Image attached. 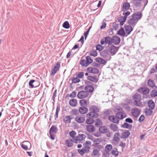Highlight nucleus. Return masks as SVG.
Wrapping results in <instances>:
<instances>
[{
    "label": "nucleus",
    "instance_id": "1",
    "mask_svg": "<svg viewBox=\"0 0 157 157\" xmlns=\"http://www.w3.org/2000/svg\"><path fill=\"white\" fill-rule=\"evenodd\" d=\"M89 112L86 115V117L91 116L97 118L99 116L98 112L99 111L98 107L94 105H91L89 109Z\"/></svg>",
    "mask_w": 157,
    "mask_h": 157
},
{
    "label": "nucleus",
    "instance_id": "2",
    "mask_svg": "<svg viewBox=\"0 0 157 157\" xmlns=\"http://www.w3.org/2000/svg\"><path fill=\"white\" fill-rule=\"evenodd\" d=\"M133 100L134 101L133 104L136 106L140 107L142 105V102L140 101L141 97L139 94H135L132 96Z\"/></svg>",
    "mask_w": 157,
    "mask_h": 157
},
{
    "label": "nucleus",
    "instance_id": "3",
    "mask_svg": "<svg viewBox=\"0 0 157 157\" xmlns=\"http://www.w3.org/2000/svg\"><path fill=\"white\" fill-rule=\"evenodd\" d=\"M130 14V12L128 11L126 12H123L122 13V15L124 16H122L121 17L119 18L118 19V22H120V25H123L125 21H126L127 17L129 16Z\"/></svg>",
    "mask_w": 157,
    "mask_h": 157
},
{
    "label": "nucleus",
    "instance_id": "4",
    "mask_svg": "<svg viewBox=\"0 0 157 157\" xmlns=\"http://www.w3.org/2000/svg\"><path fill=\"white\" fill-rule=\"evenodd\" d=\"M40 82L39 81L32 79L29 81V86L30 88H36L40 85Z\"/></svg>",
    "mask_w": 157,
    "mask_h": 157
},
{
    "label": "nucleus",
    "instance_id": "5",
    "mask_svg": "<svg viewBox=\"0 0 157 157\" xmlns=\"http://www.w3.org/2000/svg\"><path fill=\"white\" fill-rule=\"evenodd\" d=\"M100 54L101 56H102L105 59L108 58V59H106L108 60H110L111 58V57L109 56V52L108 50H105L100 52Z\"/></svg>",
    "mask_w": 157,
    "mask_h": 157
},
{
    "label": "nucleus",
    "instance_id": "6",
    "mask_svg": "<svg viewBox=\"0 0 157 157\" xmlns=\"http://www.w3.org/2000/svg\"><path fill=\"white\" fill-rule=\"evenodd\" d=\"M89 93L85 91H81L77 94V97L79 99H83L88 97Z\"/></svg>",
    "mask_w": 157,
    "mask_h": 157
},
{
    "label": "nucleus",
    "instance_id": "7",
    "mask_svg": "<svg viewBox=\"0 0 157 157\" xmlns=\"http://www.w3.org/2000/svg\"><path fill=\"white\" fill-rule=\"evenodd\" d=\"M127 115L122 110V108L118 106V120L122 119L126 117Z\"/></svg>",
    "mask_w": 157,
    "mask_h": 157
},
{
    "label": "nucleus",
    "instance_id": "8",
    "mask_svg": "<svg viewBox=\"0 0 157 157\" xmlns=\"http://www.w3.org/2000/svg\"><path fill=\"white\" fill-rule=\"evenodd\" d=\"M143 16L142 13L140 12H137L134 13L132 15V17L136 20L137 21L140 20Z\"/></svg>",
    "mask_w": 157,
    "mask_h": 157
},
{
    "label": "nucleus",
    "instance_id": "9",
    "mask_svg": "<svg viewBox=\"0 0 157 157\" xmlns=\"http://www.w3.org/2000/svg\"><path fill=\"white\" fill-rule=\"evenodd\" d=\"M131 113L132 116L136 118L140 114V111L138 108H134L132 109Z\"/></svg>",
    "mask_w": 157,
    "mask_h": 157
},
{
    "label": "nucleus",
    "instance_id": "10",
    "mask_svg": "<svg viewBox=\"0 0 157 157\" xmlns=\"http://www.w3.org/2000/svg\"><path fill=\"white\" fill-rule=\"evenodd\" d=\"M138 91L144 95L148 94L149 92V89L147 87H141L138 89Z\"/></svg>",
    "mask_w": 157,
    "mask_h": 157
},
{
    "label": "nucleus",
    "instance_id": "11",
    "mask_svg": "<svg viewBox=\"0 0 157 157\" xmlns=\"http://www.w3.org/2000/svg\"><path fill=\"white\" fill-rule=\"evenodd\" d=\"M124 28L125 32L127 34L126 36L129 34L133 29L132 27H131V26L127 25H124Z\"/></svg>",
    "mask_w": 157,
    "mask_h": 157
},
{
    "label": "nucleus",
    "instance_id": "12",
    "mask_svg": "<svg viewBox=\"0 0 157 157\" xmlns=\"http://www.w3.org/2000/svg\"><path fill=\"white\" fill-rule=\"evenodd\" d=\"M116 117L113 115L109 116V120L112 122L118 123V112L116 113Z\"/></svg>",
    "mask_w": 157,
    "mask_h": 157
},
{
    "label": "nucleus",
    "instance_id": "13",
    "mask_svg": "<svg viewBox=\"0 0 157 157\" xmlns=\"http://www.w3.org/2000/svg\"><path fill=\"white\" fill-rule=\"evenodd\" d=\"M138 21L134 18L132 17L131 18H130L128 21V24L130 26H134Z\"/></svg>",
    "mask_w": 157,
    "mask_h": 157
},
{
    "label": "nucleus",
    "instance_id": "14",
    "mask_svg": "<svg viewBox=\"0 0 157 157\" xmlns=\"http://www.w3.org/2000/svg\"><path fill=\"white\" fill-rule=\"evenodd\" d=\"M130 134V133L128 131L125 130L123 131L121 137L122 139H125L128 137Z\"/></svg>",
    "mask_w": 157,
    "mask_h": 157
},
{
    "label": "nucleus",
    "instance_id": "15",
    "mask_svg": "<svg viewBox=\"0 0 157 157\" xmlns=\"http://www.w3.org/2000/svg\"><path fill=\"white\" fill-rule=\"evenodd\" d=\"M130 5L128 2H126L123 3L122 6V10L123 12L127 11L130 8Z\"/></svg>",
    "mask_w": 157,
    "mask_h": 157
},
{
    "label": "nucleus",
    "instance_id": "16",
    "mask_svg": "<svg viewBox=\"0 0 157 157\" xmlns=\"http://www.w3.org/2000/svg\"><path fill=\"white\" fill-rule=\"evenodd\" d=\"M118 50V47H116L113 45H112L109 49V52L111 53L114 54Z\"/></svg>",
    "mask_w": 157,
    "mask_h": 157
},
{
    "label": "nucleus",
    "instance_id": "17",
    "mask_svg": "<svg viewBox=\"0 0 157 157\" xmlns=\"http://www.w3.org/2000/svg\"><path fill=\"white\" fill-rule=\"evenodd\" d=\"M75 121L79 123H82L85 121V117L84 116L80 117L77 116L75 118Z\"/></svg>",
    "mask_w": 157,
    "mask_h": 157
},
{
    "label": "nucleus",
    "instance_id": "18",
    "mask_svg": "<svg viewBox=\"0 0 157 157\" xmlns=\"http://www.w3.org/2000/svg\"><path fill=\"white\" fill-rule=\"evenodd\" d=\"M121 128L128 129L129 130L131 131L132 128V125L131 124H129L127 122L124 123V124L121 126Z\"/></svg>",
    "mask_w": 157,
    "mask_h": 157
},
{
    "label": "nucleus",
    "instance_id": "19",
    "mask_svg": "<svg viewBox=\"0 0 157 157\" xmlns=\"http://www.w3.org/2000/svg\"><path fill=\"white\" fill-rule=\"evenodd\" d=\"M147 105L149 109H153L155 107V104L151 100H150L147 102Z\"/></svg>",
    "mask_w": 157,
    "mask_h": 157
},
{
    "label": "nucleus",
    "instance_id": "20",
    "mask_svg": "<svg viewBox=\"0 0 157 157\" xmlns=\"http://www.w3.org/2000/svg\"><path fill=\"white\" fill-rule=\"evenodd\" d=\"M88 111L87 108L84 106L80 107L79 109V112L82 114H84L86 113Z\"/></svg>",
    "mask_w": 157,
    "mask_h": 157
},
{
    "label": "nucleus",
    "instance_id": "21",
    "mask_svg": "<svg viewBox=\"0 0 157 157\" xmlns=\"http://www.w3.org/2000/svg\"><path fill=\"white\" fill-rule=\"evenodd\" d=\"M147 84L148 86L150 87L153 88L155 87L154 88L155 89H157V86L155 85V82L152 80L150 79L148 80L147 82Z\"/></svg>",
    "mask_w": 157,
    "mask_h": 157
},
{
    "label": "nucleus",
    "instance_id": "22",
    "mask_svg": "<svg viewBox=\"0 0 157 157\" xmlns=\"http://www.w3.org/2000/svg\"><path fill=\"white\" fill-rule=\"evenodd\" d=\"M58 129L55 125H52L49 129V132L56 133L58 131Z\"/></svg>",
    "mask_w": 157,
    "mask_h": 157
},
{
    "label": "nucleus",
    "instance_id": "23",
    "mask_svg": "<svg viewBox=\"0 0 157 157\" xmlns=\"http://www.w3.org/2000/svg\"><path fill=\"white\" fill-rule=\"evenodd\" d=\"M96 61L101 64L105 65L107 63V61L102 58L97 57L95 59Z\"/></svg>",
    "mask_w": 157,
    "mask_h": 157
},
{
    "label": "nucleus",
    "instance_id": "24",
    "mask_svg": "<svg viewBox=\"0 0 157 157\" xmlns=\"http://www.w3.org/2000/svg\"><path fill=\"white\" fill-rule=\"evenodd\" d=\"M87 79L88 80L94 82H97L98 81V79L97 78V76H88L87 77Z\"/></svg>",
    "mask_w": 157,
    "mask_h": 157
},
{
    "label": "nucleus",
    "instance_id": "25",
    "mask_svg": "<svg viewBox=\"0 0 157 157\" xmlns=\"http://www.w3.org/2000/svg\"><path fill=\"white\" fill-rule=\"evenodd\" d=\"M112 148V145L111 144H107L105 147V151L106 152V154L109 156V152Z\"/></svg>",
    "mask_w": 157,
    "mask_h": 157
},
{
    "label": "nucleus",
    "instance_id": "26",
    "mask_svg": "<svg viewBox=\"0 0 157 157\" xmlns=\"http://www.w3.org/2000/svg\"><path fill=\"white\" fill-rule=\"evenodd\" d=\"M99 151L97 149H93V152L91 153V155L98 157L100 155Z\"/></svg>",
    "mask_w": 157,
    "mask_h": 157
},
{
    "label": "nucleus",
    "instance_id": "27",
    "mask_svg": "<svg viewBox=\"0 0 157 157\" xmlns=\"http://www.w3.org/2000/svg\"><path fill=\"white\" fill-rule=\"evenodd\" d=\"M88 118L86 121V123L87 124H91L94 123V120L93 117L91 116H89Z\"/></svg>",
    "mask_w": 157,
    "mask_h": 157
},
{
    "label": "nucleus",
    "instance_id": "28",
    "mask_svg": "<svg viewBox=\"0 0 157 157\" xmlns=\"http://www.w3.org/2000/svg\"><path fill=\"white\" fill-rule=\"evenodd\" d=\"M86 91L88 93H92L94 90V88L93 86H86L84 88Z\"/></svg>",
    "mask_w": 157,
    "mask_h": 157
},
{
    "label": "nucleus",
    "instance_id": "29",
    "mask_svg": "<svg viewBox=\"0 0 157 157\" xmlns=\"http://www.w3.org/2000/svg\"><path fill=\"white\" fill-rule=\"evenodd\" d=\"M86 128L87 130L90 132H92L95 130V127L93 125L89 124L86 126Z\"/></svg>",
    "mask_w": 157,
    "mask_h": 157
},
{
    "label": "nucleus",
    "instance_id": "30",
    "mask_svg": "<svg viewBox=\"0 0 157 157\" xmlns=\"http://www.w3.org/2000/svg\"><path fill=\"white\" fill-rule=\"evenodd\" d=\"M69 104L71 106L75 107L77 104V100L75 99H72L70 100Z\"/></svg>",
    "mask_w": 157,
    "mask_h": 157
},
{
    "label": "nucleus",
    "instance_id": "31",
    "mask_svg": "<svg viewBox=\"0 0 157 157\" xmlns=\"http://www.w3.org/2000/svg\"><path fill=\"white\" fill-rule=\"evenodd\" d=\"M105 44H108V45H111L112 44V40L111 38L109 36H107L105 38Z\"/></svg>",
    "mask_w": 157,
    "mask_h": 157
},
{
    "label": "nucleus",
    "instance_id": "32",
    "mask_svg": "<svg viewBox=\"0 0 157 157\" xmlns=\"http://www.w3.org/2000/svg\"><path fill=\"white\" fill-rule=\"evenodd\" d=\"M79 104L80 105L82 106H87V105H88L89 103H88L87 101L86 100L82 99L79 101Z\"/></svg>",
    "mask_w": 157,
    "mask_h": 157
},
{
    "label": "nucleus",
    "instance_id": "33",
    "mask_svg": "<svg viewBox=\"0 0 157 157\" xmlns=\"http://www.w3.org/2000/svg\"><path fill=\"white\" fill-rule=\"evenodd\" d=\"M72 118H71L70 116H67L63 118V121L65 124L70 123L71 122V120Z\"/></svg>",
    "mask_w": 157,
    "mask_h": 157
},
{
    "label": "nucleus",
    "instance_id": "34",
    "mask_svg": "<svg viewBox=\"0 0 157 157\" xmlns=\"http://www.w3.org/2000/svg\"><path fill=\"white\" fill-rule=\"evenodd\" d=\"M99 131L102 133H105L107 132V129L105 126H100L99 128Z\"/></svg>",
    "mask_w": 157,
    "mask_h": 157
},
{
    "label": "nucleus",
    "instance_id": "35",
    "mask_svg": "<svg viewBox=\"0 0 157 157\" xmlns=\"http://www.w3.org/2000/svg\"><path fill=\"white\" fill-rule=\"evenodd\" d=\"M118 35L121 36H126V33L124 29L121 28L118 30Z\"/></svg>",
    "mask_w": 157,
    "mask_h": 157
},
{
    "label": "nucleus",
    "instance_id": "36",
    "mask_svg": "<svg viewBox=\"0 0 157 157\" xmlns=\"http://www.w3.org/2000/svg\"><path fill=\"white\" fill-rule=\"evenodd\" d=\"M122 105L127 111H130L131 107L127 103H123L122 104Z\"/></svg>",
    "mask_w": 157,
    "mask_h": 157
},
{
    "label": "nucleus",
    "instance_id": "37",
    "mask_svg": "<svg viewBox=\"0 0 157 157\" xmlns=\"http://www.w3.org/2000/svg\"><path fill=\"white\" fill-rule=\"evenodd\" d=\"M73 142V140L71 139L70 140H66V144L67 146L68 147H71L73 145V144L72 142Z\"/></svg>",
    "mask_w": 157,
    "mask_h": 157
},
{
    "label": "nucleus",
    "instance_id": "38",
    "mask_svg": "<svg viewBox=\"0 0 157 157\" xmlns=\"http://www.w3.org/2000/svg\"><path fill=\"white\" fill-rule=\"evenodd\" d=\"M76 92L75 91H73L70 94H67L65 97V99H66L67 97H69L71 98H74L76 97Z\"/></svg>",
    "mask_w": 157,
    "mask_h": 157
},
{
    "label": "nucleus",
    "instance_id": "39",
    "mask_svg": "<svg viewBox=\"0 0 157 157\" xmlns=\"http://www.w3.org/2000/svg\"><path fill=\"white\" fill-rule=\"evenodd\" d=\"M150 96L152 98L157 96V91L156 90H152L150 93Z\"/></svg>",
    "mask_w": 157,
    "mask_h": 157
},
{
    "label": "nucleus",
    "instance_id": "40",
    "mask_svg": "<svg viewBox=\"0 0 157 157\" xmlns=\"http://www.w3.org/2000/svg\"><path fill=\"white\" fill-rule=\"evenodd\" d=\"M141 1V0H134L132 1V3L136 7H138L140 5Z\"/></svg>",
    "mask_w": 157,
    "mask_h": 157
},
{
    "label": "nucleus",
    "instance_id": "41",
    "mask_svg": "<svg viewBox=\"0 0 157 157\" xmlns=\"http://www.w3.org/2000/svg\"><path fill=\"white\" fill-rule=\"evenodd\" d=\"M80 63L82 67H86L88 65L86 60L85 59L81 60Z\"/></svg>",
    "mask_w": 157,
    "mask_h": 157
},
{
    "label": "nucleus",
    "instance_id": "42",
    "mask_svg": "<svg viewBox=\"0 0 157 157\" xmlns=\"http://www.w3.org/2000/svg\"><path fill=\"white\" fill-rule=\"evenodd\" d=\"M63 27L66 29H69L70 27V25L68 21H65L63 24Z\"/></svg>",
    "mask_w": 157,
    "mask_h": 157
},
{
    "label": "nucleus",
    "instance_id": "43",
    "mask_svg": "<svg viewBox=\"0 0 157 157\" xmlns=\"http://www.w3.org/2000/svg\"><path fill=\"white\" fill-rule=\"evenodd\" d=\"M60 67V63L59 62H58L56 64L54 65L53 68L58 71L59 70Z\"/></svg>",
    "mask_w": 157,
    "mask_h": 157
},
{
    "label": "nucleus",
    "instance_id": "44",
    "mask_svg": "<svg viewBox=\"0 0 157 157\" xmlns=\"http://www.w3.org/2000/svg\"><path fill=\"white\" fill-rule=\"evenodd\" d=\"M96 50H98L100 52L104 48L103 46L100 44H98L96 46Z\"/></svg>",
    "mask_w": 157,
    "mask_h": 157
},
{
    "label": "nucleus",
    "instance_id": "45",
    "mask_svg": "<svg viewBox=\"0 0 157 157\" xmlns=\"http://www.w3.org/2000/svg\"><path fill=\"white\" fill-rule=\"evenodd\" d=\"M77 137L78 138V139L81 140H79V141H82L85 138L86 136L84 134H78V136H77Z\"/></svg>",
    "mask_w": 157,
    "mask_h": 157
},
{
    "label": "nucleus",
    "instance_id": "46",
    "mask_svg": "<svg viewBox=\"0 0 157 157\" xmlns=\"http://www.w3.org/2000/svg\"><path fill=\"white\" fill-rule=\"evenodd\" d=\"M71 80L72 83H77L80 81V80L77 77H73L72 78Z\"/></svg>",
    "mask_w": 157,
    "mask_h": 157
},
{
    "label": "nucleus",
    "instance_id": "47",
    "mask_svg": "<svg viewBox=\"0 0 157 157\" xmlns=\"http://www.w3.org/2000/svg\"><path fill=\"white\" fill-rule=\"evenodd\" d=\"M113 9L115 10L113 11L112 12V14L113 15L116 14V13L118 11V3H116L115 4Z\"/></svg>",
    "mask_w": 157,
    "mask_h": 157
},
{
    "label": "nucleus",
    "instance_id": "48",
    "mask_svg": "<svg viewBox=\"0 0 157 157\" xmlns=\"http://www.w3.org/2000/svg\"><path fill=\"white\" fill-rule=\"evenodd\" d=\"M60 106L59 105L57 106L56 107V112L55 115V119L58 118V113L60 111Z\"/></svg>",
    "mask_w": 157,
    "mask_h": 157
},
{
    "label": "nucleus",
    "instance_id": "49",
    "mask_svg": "<svg viewBox=\"0 0 157 157\" xmlns=\"http://www.w3.org/2000/svg\"><path fill=\"white\" fill-rule=\"evenodd\" d=\"M110 128L111 130L114 131L117 130V125L116 124H111L110 126Z\"/></svg>",
    "mask_w": 157,
    "mask_h": 157
},
{
    "label": "nucleus",
    "instance_id": "50",
    "mask_svg": "<svg viewBox=\"0 0 157 157\" xmlns=\"http://www.w3.org/2000/svg\"><path fill=\"white\" fill-rule=\"evenodd\" d=\"M93 142L94 144H93V145L94 146L98 144H99L101 142V139L99 138L95 139Z\"/></svg>",
    "mask_w": 157,
    "mask_h": 157
},
{
    "label": "nucleus",
    "instance_id": "51",
    "mask_svg": "<svg viewBox=\"0 0 157 157\" xmlns=\"http://www.w3.org/2000/svg\"><path fill=\"white\" fill-rule=\"evenodd\" d=\"M102 124V123L100 119L99 118L96 119V121L95 123V125L96 126H99V125H101Z\"/></svg>",
    "mask_w": 157,
    "mask_h": 157
},
{
    "label": "nucleus",
    "instance_id": "52",
    "mask_svg": "<svg viewBox=\"0 0 157 157\" xmlns=\"http://www.w3.org/2000/svg\"><path fill=\"white\" fill-rule=\"evenodd\" d=\"M118 40V36H113L112 38H111L112 40V43H114V44L116 45L118 44V41H117L115 39Z\"/></svg>",
    "mask_w": 157,
    "mask_h": 157
},
{
    "label": "nucleus",
    "instance_id": "53",
    "mask_svg": "<svg viewBox=\"0 0 157 157\" xmlns=\"http://www.w3.org/2000/svg\"><path fill=\"white\" fill-rule=\"evenodd\" d=\"M90 55L91 56L95 57L97 56V52L96 50H93L90 52Z\"/></svg>",
    "mask_w": 157,
    "mask_h": 157
},
{
    "label": "nucleus",
    "instance_id": "54",
    "mask_svg": "<svg viewBox=\"0 0 157 157\" xmlns=\"http://www.w3.org/2000/svg\"><path fill=\"white\" fill-rule=\"evenodd\" d=\"M86 59L88 65L90 64H91L93 62V60L91 59L89 56H86Z\"/></svg>",
    "mask_w": 157,
    "mask_h": 157
},
{
    "label": "nucleus",
    "instance_id": "55",
    "mask_svg": "<svg viewBox=\"0 0 157 157\" xmlns=\"http://www.w3.org/2000/svg\"><path fill=\"white\" fill-rule=\"evenodd\" d=\"M110 112L111 110L109 109H107L103 112V114L104 116L109 117V115L110 114Z\"/></svg>",
    "mask_w": 157,
    "mask_h": 157
},
{
    "label": "nucleus",
    "instance_id": "56",
    "mask_svg": "<svg viewBox=\"0 0 157 157\" xmlns=\"http://www.w3.org/2000/svg\"><path fill=\"white\" fill-rule=\"evenodd\" d=\"M84 73L83 72H79L77 75L76 77L78 78H82L84 77Z\"/></svg>",
    "mask_w": 157,
    "mask_h": 157
},
{
    "label": "nucleus",
    "instance_id": "57",
    "mask_svg": "<svg viewBox=\"0 0 157 157\" xmlns=\"http://www.w3.org/2000/svg\"><path fill=\"white\" fill-rule=\"evenodd\" d=\"M76 134V132L73 130L69 132V135L72 138H74L75 135Z\"/></svg>",
    "mask_w": 157,
    "mask_h": 157
},
{
    "label": "nucleus",
    "instance_id": "58",
    "mask_svg": "<svg viewBox=\"0 0 157 157\" xmlns=\"http://www.w3.org/2000/svg\"><path fill=\"white\" fill-rule=\"evenodd\" d=\"M113 140L118 142V132H116L113 136Z\"/></svg>",
    "mask_w": 157,
    "mask_h": 157
},
{
    "label": "nucleus",
    "instance_id": "59",
    "mask_svg": "<svg viewBox=\"0 0 157 157\" xmlns=\"http://www.w3.org/2000/svg\"><path fill=\"white\" fill-rule=\"evenodd\" d=\"M94 146L95 147H96V149L99 151L100 150H101V149L103 148V147L102 145H100L99 144H98V145H95Z\"/></svg>",
    "mask_w": 157,
    "mask_h": 157
},
{
    "label": "nucleus",
    "instance_id": "60",
    "mask_svg": "<svg viewBox=\"0 0 157 157\" xmlns=\"http://www.w3.org/2000/svg\"><path fill=\"white\" fill-rule=\"evenodd\" d=\"M57 71H58L52 68L51 69V71L50 73V75L52 76H54Z\"/></svg>",
    "mask_w": 157,
    "mask_h": 157
},
{
    "label": "nucleus",
    "instance_id": "61",
    "mask_svg": "<svg viewBox=\"0 0 157 157\" xmlns=\"http://www.w3.org/2000/svg\"><path fill=\"white\" fill-rule=\"evenodd\" d=\"M82 149L84 151V153H87L89 152V151L90 147H85L82 148Z\"/></svg>",
    "mask_w": 157,
    "mask_h": 157
},
{
    "label": "nucleus",
    "instance_id": "62",
    "mask_svg": "<svg viewBox=\"0 0 157 157\" xmlns=\"http://www.w3.org/2000/svg\"><path fill=\"white\" fill-rule=\"evenodd\" d=\"M23 143L25 144L26 145H27V147H28V146H30V148L29 149H30L31 147V143L27 141H24L23 142Z\"/></svg>",
    "mask_w": 157,
    "mask_h": 157
},
{
    "label": "nucleus",
    "instance_id": "63",
    "mask_svg": "<svg viewBox=\"0 0 157 157\" xmlns=\"http://www.w3.org/2000/svg\"><path fill=\"white\" fill-rule=\"evenodd\" d=\"M71 113L73 115H76L78 113V110L76 109H73L71 110Z\"/></svg>",
    "mask_w": 157,
    "mask_h": 157
},
{
    "label": "nucleus",
    "instance_id": "64",
    "mask_svg": "<svg viewBox=\"0 0 157 157\" xmlns=\"http://www.w3.org/2000/svg\"><path fill=\"white\" fill-rule=\"evenodd\" d=\"M21 147L23 149L25 150H27L28 149L27 146L24 143L21 144Z\"/></svg>",
    "mask_w": 157,
    "mask_h": 157
}]
</instances>
